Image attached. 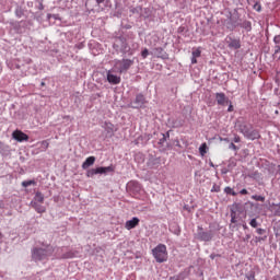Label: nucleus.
Instances as JSON below:
<instances>
[{"label":"nucleus","mask_w":280,"mask_h":280,"mask_svg":"<svg viewBox=\"0 0 280 280\" xmlns=\"http://www.w3.org/2000/svg\"><path fill=\"white\" fill-rule=\"evenodd\" d=\"M56 253V249L51 245H46L44 247H34L32 249V259L34 261H45V259H49L51 255Z\"/></svg>","instance_id":"f257e3e1"},{"label":"nucleus","mask_w":280,"mask_h":280,"mask_svg":"<svg viewBox=\"0 0 280 280\" xmlns=\"http://www.w3.org/2000/svg\"><path fill=\"white\" fill-rule=\"evenodd\" d=\"M236 130L248 139L249 141H255V139H259L261 136L257 129H253L252 125H247L246 122H242L240 120L236 121Z\"/></svg>","instance_id":"f03ea898"},{"label":"nucleus","mask_w":280,"mask_h":280,"mask_svg":"<svg viewBox=\"0 0 280 280\" xmlns=\"http://www.w3.org/2000/svg\"><path fill=\"white\" fill-rule=\"evenodd\" d=\"M152 255L158 264L167 261V246L165 244H159L152 249Z\"/></svg>","instance_id":"7ed1b4c3"},{"label":"nucleus","mask_w":280,"mask_h":280,"mask_svg":"<svg viewBox=\"0 0 280 280\" xmlns=\"http://www.w3.org/2000/svg\"><path fill=\"white\" fill-rule=\"evenodd\" d=\"M132 65H135L133 59H121L114 61V67L117 69L118 73H126V71H128Z\"/></svg>","instance_id":"20e7f679"},{"label":"nucleus","mask_w":280,"mask_h":280,"mask_svg":"<svg viewBox=\"0 0 280 280\" xmlns=\"http://www.w3.org/2000/svg\"><path fill=\"white\" fill-rule=\"evenodd\" d=\"M230 22L231 23L228 24V30H231V32H233L235 27H243V30H246V32H250V30H253V24L250 23V21L238 22L237 20L232 18Z\"/></svg>","instance_id":"39448f33"},{"label":"nucleus","mask_w":280,"mask_h":280,"mask_svg":"<svg viewBox=\"0 0 280 280\" xmlns=\"http://www.w3.org/2000/svg\"><path fill=\"white\" fill-rule=\"evenodd\" d=\"M148 104V101L145 100V95L142 93H139L136 95V98L129 104V108H143Z\"/></svg>","instance_id":"423d86ee"},{"label":"nucleus","mask_w":280,"mask_h":280,"mask_svg":"<svg viewBox=\"0 0 280 280\" xmlns=\"http://www.w3.org/2000/svg\"><path fill=\"white\" fill-rule=\"evenodd\" d=\"M196 237L200 242H211L213 240V231H205L201 226H198Z\"/></svg>","instance_id":"0eeeda50"},{"label":"nucleus","mask_w":280,"mask_h":280,"mask_svg":"<svg viewBox=\"0 0 280 280\" xmlns=\"http://www.w3.org/2000/svg\"><path fill=\"white\" fill-rule=\"evenodd\" d=\"M56 255L58 259H71L73 257V254L71 252L67 253V247L57 248Z\"/></svg>","instance_id":"6e6552de"},{"label":"nucleus","mask_w":280,"mask_h":280,"mask_svg":"<svg viewBox=\"0 0 280 280\" xmlns=\"http://www.w3.org/2000/svg\"><path fill=\"white\" fill-rule=\"evenodd\" d=\"M215 101L219 106H226V104L231 103V100H229V97H226V94L222 92L215 93Z\"/></svg>","instance_id":"1a4fd4ad"},{"label":"nucleus","mask_w":280,"mask_h":280,"mask_svg":"<svg viewBox=\"0 0 280 280\" xmlns=\"http://www.w3.org/2000/svg\"><path fill=\"white\" fill-rule=\"evenodd\" d=\"M12 138L15 141H19L20 143H23V141H28L30 140V136H27L25 132H23L21 130L13 131Z\"/></svg>","instance_id":"9d476101"},{"label":"nucleus","mask_w":280,"mask_h":280,"mask_svg":"<svg viewBox=\"0 0 280 280\" xmlns=\"http://www.w3.org/2000/svg\"><path fill=\"white\" fill-rule=\"evenodd\" d=\"M102 128H104L105 132H106V137L110 138L115 135V132H117V129L115 128V125H113L112 122L105 121L102 125Z\"/></svg>","instance_id":"9b49d317"},{"label":"nucleus","mask_w":280,"mask_h":280,"mask_svg":"<svg viewBox=\"0 0 280 280\" xmlns=\"http://www.w3.org/2000/svg\"><path fill=\"white\" fill-rule=\"evenodd\" d=\"M139 218L133 217L131 220L126 221L125 229H127V231H132V229L139 226Z\"/></svg>","instance_id":"f8f14e48"},{"label":"nucleus","mask_w":280,"mask_h":280,"mask_svg":"<svg viewBox=\"0 0 280 280\" xmlns=\"http://www.w3.org/2000/svg\"><path fill=\"white\" fill-rule=\"evenodd\" d=\"M147 165L150 170H156L161 165V158H150Z\"/></svg>","instance_id":"ddd939ff"},{"label":"nucleus","mask_w":280,"mask_h":280,"mask_svg":"<svg viewBox=\"0 0 280 280\" xmlns=\"http://www.w3.org/2000/svg\"><path fill=\"white\" fill-rule=\"evenodd\" d=\"M107 82H109V84H119L121 82V78L117 77L113 73H110V71L107 72Z\"/></svg>","instance_id":"4468645a"},{"label":"nucleus","mask_w":280,"mask_h":280,"mask_svg":"<svg viewBox=\"0 0 280 280\" xmlns=\"http://www.w3.org/2000/svg\"><path fill=\"white\" fill-rule=\"evenodd\" d=\"M31 206L37 213H45L47 211V208L43 203L31 202Z\"/></svg>","instance_id":"2eb2a0df"},{"label":"nucleus","mask_w":280,"mask_h":280,"mask_svg":"<svg viewBox=\"0 0 280 280\" xmlns=\"http://www.w3.org/2000/svg\"><path fill=\"white\" fill-rule=\"evenodd\" d=\"M120 51L121 54H125L127 56H132V51L130 49V45L126 42H122L121 46H120Z\"/></svg>","instance_id":"dca6fc26"},{"label":"nucleus","mask_w":280,"mask_h":280,"mask_svg":"<svg viewBox=\"0 0 280 280\" xmlns=\"http://www.w3.org/2000/svg\"><path fill=\"white\" fill-rule=\"evenodd\" d=\"M95 164V156H89L82 164V170H89L91 165Z\"/></svg>","instance_id":"f3484780"},{"label":"nucleus","mask_w":280,"mask_h":280,"mask_svg":"<svg viewBox=\"0 0 280 280\" xmlns=\"http://www.w3.org/2000/svg\"><path fill=\"white\" fill-rule=\"evenodd\" d=\"M269 211L273 213V215L280 217V202L279 203H271L269 206Z\"/></svg>","instance_id":"a211bd4d"},{"label":"nucleus","mask_w":280,"mask_h":280,"mask_svg":"<svg viewBox=\"0 0 280 280\" xmlns=\"http://www.w3.org/2000/svg\"><path fill=\"white\" fill-rule=\"evenodd\" d=\"M109 172H113V166H100L96 167V174H108Z\"/></svg>","instance_id":"6ab92c4d"},{"label":"nucleus","mask_w":280,"mask_h":280,"mask_svg":"<svg viewBox=\"0 0 280 280\" xmlns=\"http://www.w3.org/2000/svg\"><path fill=\"white\" fill-rule=\"evenodd\" d=\"M31 202L43 205V202H45V196L43 195V192H36L34 199Z\"/></svg>","instance_id":"aec40b11"},{"label":"nucleus","mask_w":280,"mask_h":280,"mask_svg":"<svg viewBox=\"0 0 280 280\" xmlns=\"http://www.w3.org/2000/svg\"><path fill=\"white\" fill-rule=\"evenodd\" d=\"M229 47L231 49H240V47H242V44L240 43V39H231Z\"/></svg>","instance_id":"412c9836"},{"label":"nucleus","mask_w":280,"mask_h":280,"mask_svg":"<svg viewBox=\"0 0 280 280\" xmlns=\"http://www.w3.org/2000/svg\"><path fill=\"white\" fill-rule=\"evenodd\" d=\"M129 47L131 49V56H135V52L139 49V44L137 42H131Z\"/></svg>","instance_id":"4be33fe9"},{"label":"nucleus","mask_w":280,"mask_h":280,"mask_svg":"<svg viewBox=\"0 0 280 280\" xmlns=\"http://www.w3.org/2000/svg\"><path fill=\"white\" fill-rule=\"evenodd\" d=\"M151 54H153V56H156L158 58H161V56H163V48H154Z\"/></svg>","instance_id":"5701e85b"},{"label":"nucleus","mask_w":280,"mask_h":280,"mask_svg":"<svg viewBox=\"0 0 280 280\" xmlns=\"http://www.w3.org/2000/svg\"><path fill=\"white\" fill-rule=\"evenodd\" d=\"M96 174H97V168H91V170H88L86 172L88 178H93L94 176H96Z\"/></svg>","instance_id":"b1692460"},{"label":"nucleus","mask_w":280,"mask_h":280,"mask_svg":"<svg viewBox=\"0 0 280 280\" xmlns=\"http://www.w3.org/2000/svg\"><path fill=\"white\" fill-rule=\"evenodd\" d=\"M253 200H256V202H265L266 201V197L261 196V195H254Z\"/></svg>","instance_id":"393cba45"},{"label":"nucleus","mask_w":280,"mask_h":280,"mask_svg":"<svg viewBox=\"0 0 280 280\" xmlns=\"http://www.w3.org/2000/svg\"><path fill=\"white\" fill-rule=\"evenodd\" d=\"M199 153L201 154V156H205V154H207V143H202L199 147Z\"/></svg>","instance_id":"a878e982"},{"label":"nucleus","mask_w":280,"mask_h":280,"mask_svg":"<svg viewBox=\"0 0 280 280\" xmlns=\"http://www.w3.org/2000/svg\"><path fill=\"white\" fill-rule=\"evenodd\" d=\"M32 185H36L35 180H24L22 182V187H30Z\"/></svg>","instance_id":"bb28decb"},{"label":"nucleus","mask_w":280,"mask_h":280,"mask_svg":"<svg viewBox=\"0 0 280 280\" xmlns=\"http://www.w3.org/2000/svg\"><path fill=\"white\" fill-rule=\"evenodd\" d=\"M249 225L252 226V229H257L259 226V222H257V219H252L249 221Z\"/></svg>","instance_id":"cd10ccee"},{"label":"nucleus","mask_w":280,"mask_h":280,"mask_svg":"<svg viewBox=\"0 0 280 280\" xmlns=\"http://www.w3.org/2000/svg\"><path fill=\"white\" fill-rule=\"evenodd\" d=\"M15 16L18 18V19H21L22 16H23V9H21V8H16L15 9Z\"/></svg>","instance_id":"c85d7f7f"},{"label":"nucleus","mask_w":280,"mask_h":280,"mask_svg":"<svg viewBox=\"0 0 280 280\" xmlns=\"http://www.w3.org/2000/svg\"><path fill=\"white\" fill-rule=\"evenodd\" d=\"M230 215H231V223L237 224V217L235 215V211H232Z\"/></svg>","instance_id":"c756f323"},{"label":"nucleus","mask_w":280,"mask_h":280,"mask_svg":"<svg viewBox=\"0 0 280 280\" xmlns=\"http://www.w3.org/2000/svg\"><path fill=\"white\" fill-rule=\"evenodd\" d=\"M245 277L247 280H255V271H248Z\"/></svg>","instance_id":"7c9ffc66"},{"label":"nucleus","mask_w":280,"mask_h":280,"mask_svg":"<svg viewBox=\"0 0 280 280\" xmlns=\"http://www.w3.org/2000/svg\"><path fill=\"white\" fill-rule=\"evenodd\" d=\"M200 54H201L200 49H196L191 52V56L192 58H200Z\"/></svg>","instance_id":"2f4dec72"},{"label":"nucleus","mask_w":280,"mask_h":280,"mask_svg":"<svg viewBox=\"0 0 280 280\" xmlns=\"http://www.w3.org/2000/svg\"><path fill=\"white\" fill-rule=\"evenodd\" d=\"M141 56L143 59L148 58V56H150V51L148 50V48H144L141 52Z\"/></svg>","instance_id":"473e14b6"},{"label":"nucleus","mask_w":280,"mask_h":280,"mask_svg":"<svg viewBox=\"0 0 280 280\" xmlns=\"http://www.w3.org/2000/svg\"><path fill=\"white\" fill-rule=\"evenodd\" d=\"M225 194H231V196H236V192L233 191V188L231 187H225Z\"/></svg>","instance_id":"72a5a7b5"},{"label":"nucleus","mask_w":280,"mask_h":280,"mask_svg":"<svg viewBox=\"0 0 280 280\" xmlns=\"http://www.w3.org/2000/svg\"><path fill=\"white\" fill-rule=\"evenodd\" d=\"M42 148H44V150H47V148H49V141L47 140L42 141Z\"/></svg>","instance_id":"f704fd0d"},{"label":"nucleus","mask_w":280,"mask_h":280,"mask_svg":"<svg viewBox=\"0 0 280 280\" xmlns=\"http://www.w3.org/2000/svg\"><path fill=\"white\" fill-rule=\"evenodd\" d=\"M254 10H256V12H259L261 10V4H259V2H256L254 4Z\"/></svg>","instance_id":"c9c22d12"},{"label":"nucleus","mask_w":280,"mask_h":280,"mask_svg":"<svg viewBox=\"0 0 280 280\" xmlns=\"http://www.w3.org/2000/svg\"><path fill=\"white\" fill-rule=\"evenodd\" d=\"M275 45H280V35L273 37Z\"/></svg>","instance_id":"e433bc0d"},{"label":"nucleus","mask_w":280,"mask_h":280,"mask_svg":"<svg viewBox=\"0 0 280 280\" xmlns=\"http://www.w3.org/2000/svg\"><path fill=\"white\" fill-rule=\"evenodd\" d=\"M256 233H257L258 235H264V233H266V230H264V229H261V228H258V229L256 230Z\"/></svg>","instance_id":"4c0bfd02"},{"label":"nucleus","mask_w":280,"mask_h":280,"mask_svg":"<svg viewBox=\"0 0 280 280\" xmlns=\"http://www.w3.org/2000/svg\"><path fill=\"white\" fill-rule=\"evenodd\" d=\"M228 104H230L228 107V113H233V104L231 103V101Z\"/></svg>","instance_id":"58836bf2"},{"label":"nucleus","mask_w":280,"mask_h":280,"mask_svg":"<svg viewBox=\"0 0 280 280\" xmlns=\"http://www.w3.org/2000/svg\"><path fill=\"white\" fill-rule=\"evenodd\" d=\"M230 150H237V145H235V143H230L229 145Z\"/></svg>","instance_id":"ea45409f"},{"label":"nucleus","mask_w":280,"mask_h":280,"mask_svg":"<svg viewBox=\"0 0 280 280\" xmlns=\"http://www.w3.org/2000/svg\"><path fill=\"white\" fill-rule=\"evenodd\" d=\"M275 54H280V44L275 46Z\"/></svg>","instance_id":"a19ab883"},{"label":"nucleus","mask_w":280,"mask_h":280,"mask_svg":"<svg viewBox=\"0 0 280 280\" xmlns=\"http://www.w3.org/2000/svg\"><path fill=\"white\" fill-rule=\"evenodd\" d=\"M240 194H242V196H246V194H248V190H246V188H243Z\"/></svg>","instance_id":"79ce46f5"},{"label":"nucleus","mask_w":280,"mask_h":280,"mask_svg":"<svg viewBox=\"0 0 280 280\" xmlns=\"http://www.w3.org/2000/svg\"><path fill=\"white\" fill-rule=\"evenodd\" d=\"M198 62L197 57H191V65H196Z\"/></svg>","instance_id":"37998d69"},{"label":"nucleus","mask_w":280,"mask_h":280,"mask_svg":"<svg viewBox=\"0 0 280 280\" xmlns=\"http://www.w3.org/2000/svg\"><path fill=\"white\" fill-rule=\"evenodd\" d=\"M241 139H240V136H235L234 137V143H240Z\"/></svg>","instance_id":"c03bdc74"},{"label":"nucleus","mask_w":280,"mask_h":280,"mask_svg":"<svg viewBox=\"0 0 280 280\" xmlns=\"http://www.w3.org/2000/svg\"><path fill=\"white\" fill-rule=\"evenodd\" d=\"M248 240H250V234L245 235V237L243 238V241L245 242H248Z\"/></svg>","instance_id":"a18cd8bd"},{"label":"nucleus","mask_w":280,"mask_h":280,"mask_svg":"<svg viewBox=\"0 0 280 280\" xmlns=\"http://www.w3.org/2000/svg\"><path fill=\"white\" fill-rule=\"evenodd\" d=\"M166 140L165 135H162V139H160V143H163Z\"/></svg>","instance_id":"49530a36"},{"label":"nucleus","mask_w":280,"mask_h":280,"mask_svg":"<svg viewBox=\"0 0 280 280\" xmlns=\"http://www.w3.org/2000/svg\"><path fill=\"white\" fill-rule=\"evenodd\" d=\"M77 47H78V49H83L84 48V44H79V45H77Z\"/></svg>","instance_id":"de8ad7c7"},{"label":"nucleus","mask_w":280,"mask_h":280,"mask_svg":"<svg viewBox=\"0 0 280 280\" xmlns=\"http://www.w3.org/2000/svg\"><path fill=\"white\" fill-rule=\"evenodd\" d=\"M95 1L100 5V3H104L106 0H95Z\"/></svg>","instance_id":"09e8293b"},{"label":"nucleus","mask_w":280,"mask_h":280,"mask_svg":"<svg viewBox=\"0 0 280 280\" xmlns=\"http://www.w3.org/2000/svg\"><path fill=\"white\" fill-rule=\"evenodd\" d=\"M242 226L244 230L248 229V225L245 222L242 224Z\"/></svg>","instance_id":"8fccbe9b"},{"label":"nucleus","mask_w":280,"mask_h":280,"mask_svg":"<svg viewBox=\"0 0 280 280\" xmlns=\"http://www.w3.org/2000/svg\"><path fill=\"white\" fill-rule=\"evenodd\" d=\"M210 167H215V165H213V162L209 163Z\"/></svg>","instance_id":"3c124183"},{"label":"nucleus","mask_w":280,"mask_h":280,"mask_svg":"<svg viewBox=\"0 0 280 280\" xmlns=\"http://www.w3.org/2000/svg\"><path fill=\"white\" fill-rule=\"evenodd\" d=\"M180 233V230L175 231V235H178Z\"/></svg>","instance_id":"603ef678"},{"label":"nucleus","mask_w":280,"mask_h":280,"mask_svg":"<svg viewBox=\"0 0 280 280\" xmlns=\"http://www.w3.org/2000/svg\"><path fill=\"white\" fill-rule=\"evenodd\" d=\"M266 237H267V236H265V237H259L258 240H266Z\"/></svg>","instance_id":"864d4df0"},{"label":"nucleus","mask_w":280,"mask_h":280,"mask_svg":"<svg viewBox=\"0 0 280 280\" xmlns=\"http://www.w3.org/2000/svg\"><path fill=\"white\" fill-rule=\"evenodd\" d=\"M42 86H45V82H42Z\"/></svg>","instance_id":"5fc2aeb1"}]
</instances>
